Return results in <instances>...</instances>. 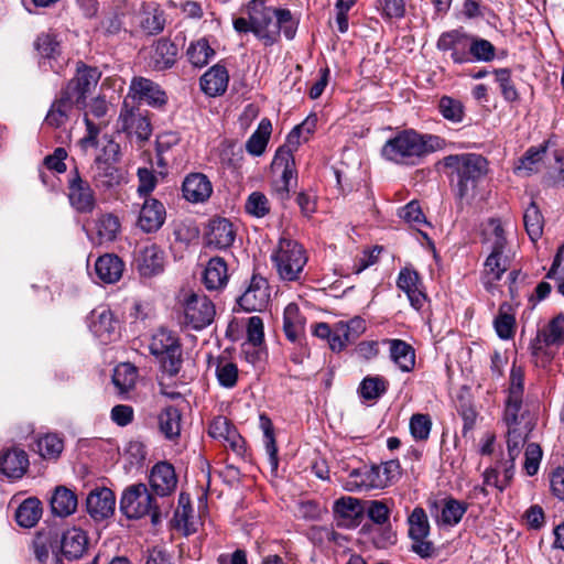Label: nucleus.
Returning <instances> with one entry per match:
<instances>
[{
  "label": "nucleus",
  "mask_w": 564,
  "mask_h": 564,
  "mask_svg": "<svg viewBox=\"0 0 564 564\" xmlns=\"http://www.w3.org/2000/svg\"><path fill=\"white\" fill-rule=\"evenodd\" d=\"M441 164L446 174L455 200L459 206L471 204L479 193V185L489 173L488 160L478 153L449 154Z\"/></svg>",
  "instance_id": "f257e3e1"
},
{
  "label": "nucleus",
  "mask_w": 564,
  "mask_h": 564,
  "mask_svg": "<svg viewBox=\"0 0 564 564\" xmlns=\"http://www.w3.org/2000/svg\"><path fill=\"white\" fill-rule=\"evenodd\" d=\"M446 147L445 139L430 133H420L414 129L399 131L388 139L381 148V156L400 165H416L426 155Z\"/></svg>",
  "instance_id": "f03ea898"
},
{
  "label": "nucleus",
  "mask_w": 564,
  "mask_h": 564,
  "mask_svg": "<svg viewBox=\"0 0 564 564\" xmlns=\"http://www.w3.org/2000/svg\"><path fill=\"white\" fill-rule=\"evenodd\" d=\"M281 31L288 40L296 33L290 10L276 8L274 0L249 1V32L268 46L276 42Z\"/></svg>",
  "instance_id": "7ed1b4c3"
},
{
  "label": "nucleus",
  "mask_w": 564,
  "mask_h": 564,
  "mask_svg": "<svg viewBox=\"0 0 564 564\" xmlns=\"http://www.w3.org/2000/svg\"><path fill=\"white\" fill-rule=\"evenodd\" d=\"M484 234L491 245V251L484 263L481 281L486 290L490 291L509 270L512 258L507 250V239L500 219H489Z\"/></svg>",
  "instance_id": "20e7f679"
},
{
  "label": "nucleus",
  "mask_w": 564,
  "mask_h": 564,
  "mask_svg": "<svg viewBox=\"0 0 564 564\" xmlns=\"http://www.w3.org/2000/svg\"><path fill=\"white\" fill-rule=\"evenodd\" d=\"M399 460L391 459L381 465H372L354 468L344 481V488L348 491L362 489H381L388 487L400 476Z\"/></svg>",
  "instance_id": "39448f33"
},
{
  "label": "nucleus",
  "mask_w": 564,
  "mask_h": 564,
  "mask_svg": "<svg viewBox=\"0 0 564 564\" xmlns=\"http://www.w3.org/2000/svg\"><path fill=\"white\" fill-rule=\"evenodd\" d=\"M524 371L513 365L509 377L508 394L505 402L503 420L507 425H534L528 405L523 403Z\"/></svg>",
  "instance_id": "423d86ee"
},
{
  "label": "nucleus",
  "mask_w": 564,
  "mask_h": 564,
  "mask_svg": "<svg viewBox=\"0 0 564 564\" xmlns=\"http://www.w3.org/2000/svg\"><path fill=\"white\" fill-rule=\"evenodd\" d=\"M120 511L128 519H141L150 514L153 524L159 523L161 519L155 498L141 482L131 485L123 490L120 498Z\"/></svg>",
  "instance_id": "0eeeda50"
},
{
  "label": "nucleus",
  "mask_w": 564,
  "mask_h": 564,
  "mask_svg": "<svg viewBox=\"0 0 564 564\" xmlns=\"http://www.w3.org/2000/svg\"><path fill=\"white\" fill-rule=\"evenodd\" d=\"M272 260L282 280L296 281L307 262V257L304 248L297 241L281 237L272 253Z\"/></svg>",
  "instance_id": "6e6552de"
},
{
  "label": "nucleus",
  "mask_w": 564,
  "mask_h": 564,
  "mask_svg": "<svg viewBox=\"0 0 564 564\" xmlns=\"http://www.w3.org/2000/svg\"><path fill=\"white\" fill-rule=\"evenodd\" d=\"M149 349L169 377H175L180 372L183 364L182 346L173 332L159 329L152 336Z\"/></svg>",
  "instance_id": "1a4fd4ad"
},
{
  "label": "nucleus",
  "mask_w": 564,
  "mask_h": 564,
  "mask_svg": "<svg viewBox=\"0 0 564 564\" xmlns=\"http://www.w3.org/2000/svg\"><path fill=\"white\" fill-rule=\"evenodd\" d=\"M184 316L182 324L195 330L207 327L215 317L213 302L206 296L191 293L183 303Z\"/></svg>",
  "instance_id": "9d476101"
},
{
  "label": "nucleus",
  "mask_w": 564,
  "mask_h": 564,
  "mask_svg": "<svg viewBox=\"0 0 564 564\" xmlns=\"http://www.w3.org/2000/svg\"><path fill=\"white\" fill-rule=\"evenodd\" d=\"M100 72L96 67H90L84 63H78L76 75L62 88L67 91L78 107H86L87 96L96 87L100 79Z\"/></svg>",
  "instance_id": "9b49d317"
},
{
  "label": "nucleus",
  "mask_w": 564,
  "mask_h": 564,
  "mask_svg": "<svg viewBox=\"0 0 564 564\" xmlns=\"http://www.w3.org/2000/svg\"><path fill=\"white\" fill-rule=\"evenodd\" d=\"M82 108L78 107L77 101L68 96L67 91L61 89L45 116L44 124L53 129L65 130Z\"/></svg>",
  "instance_id": "f8f14e48"
},
{
  "label": "nucleus",
  "mask_w": 564,
  "mask_h": 564,
  "mask_svg": "<svg viewBox=\"0 0 564 564\" xmlns=\"http://www.w3.org/2000/svg\"><path fill=\"white\" fill-rule=\"evenodd\" d=\"M91 182L95 187L101 192H109L120 186L124 181V175L109 158L97 156L90 167Z\"/></svg>",
  "instance_id": "ddd939ff"
},
{
  "label": "nucleus",
  "mask_w": 564,
  "mask_h": 564,
  "mask_svg": "<svg viewBox=\"0 0 564 564\" xmlns=\"http://www.w3.org/2000/svg\"><path fill=\"white\" fill-rule=\"evenodd\" d=\"M68 199L70 206L78 213H91L96 206L94 189L90 184L80 176L77 167L70 171Z\"/></svg>",
  "instance_id": "4468645a"
},
{
  "label": "nucleus",
  "mask_w": 564,
  "mask_h": 564,
  "mask_svg": "<svg viewBox=\"0 0 564 564\" xmlns=\"http://www.w3.org/2000/svg\"><path fill=\"white\" fill-rule=\"evenodd\" d=\"M470 34L463 29H455L440 35L436 47L442 52H451V58L455 64L471 62L469 58Z\"/></svg>",
  "instance_id": "2eb2a0df"
},
{
  "label": "nucleus",
  "mask_w": 564,
  "mask_h": 564,
  "mask_svg": "<svg viewBox=\"0 0 564 564\" xmlns=\"http://www.w3.org/2000/svg\"><path fill=\"white\" fill-rule=\"evenodd\" d=\"M116 495L107 487L93 489L86 498V511L95 522H102L113 517Z\"/></svg>",
  "instance_id": "dca6fc26"
},
{
  "label": "nucleus",
  "mask_w": 564,
  "mask_h": 564,
  "mask_svg": "<svg viewBox=\"0 0 564 564\" xmlns=\"http://www.w3.org/2000/svg\"><path fill=\"white\" fill-rule=\"evenodd\" d=\"M119 124L121 131L126 132L128 135H135V138L142 142L149 140L152 133L150 119L139 109H129L127 101L123 102V107L120 111Z\"/></svg>",
  "instance_id": "f3484780"
},
{
  "label": "nucleus",
  "mask_w": 564,
  "mask_h": 564,
  "mask_svg": "<svg viewBox=\"0 0 564 564\" xmlns=\"http://www.w3.org/2000/svg\"><path fill=\"white\" fill-rule=\"evenodd\" d=\"M129 95L153 108H162L167 102L166 93L161 86L144 77H134L131 80Z\"/></svg>",
  "instance_id": "a211bd4d"
},
{
  "label": "nucleus",
  "mask_w": 564,
  "mask_h": 564,
  "mask_svg": "<svg viewBox=\"0 0 564 564\" xmlns=\"http://www.w3.org/2000/svg\"><path fill=\"white\" fill-rule=\"evenodd\" d=\"M366 512L369 519L379 525H386L380 536L375 538V543L379 547H387L395 542V533L392 531L389 519L391 509L386 501L370 500L367 502Z\"/></svg>",
  "instance_id": "6ab92c4d"
},
{
  "label": "nucleus",
  "mask_w": 564,
  "mask_h": 564,
  "mask_svg": "<svg viewBox=\"0 0 564 564\" xmlns=\"http://www.w3.org/2000/svg\"><path fill=\"white\" fill-rule=\"evenodd\" d=\"M166 209L163 203L154 197H147L139 212L138 227L147 234L156 232L164 225Z\"/></svg>",
  "instance_id": "aec40b11"
},
{
  "label": "nucleus",
  "mask_w": 564,
  "mask_h": 564,
  "mask_svg": "<svg viewBox=\"0 0 564 564\" xmlns=\"http://www.w3.org/2000/svg\"><path fill=\"white\" fill-rule=\"evenodd\" d=\"M149 482L155 495L160 497L172 495L177 486L174 466L165 460L156 463L151 469Z\"/></svg>",
  "instance_id": "412c9836"
},
{
  "label": "nucleus",
  "mask_w": 564,
  "mask_h": 564,
  "mask_svg": "<svg viewBox=\"0 0 564 564\" xmlns=\"http://www.w3.org/2000/svg\"><path fill=\"white\" fill-rule=\"evenodd\" d=\"M89 329L104 344L112 341L117 337L118 322L112 312L106 307H99L88 316Z\"/></svg>",
  "instance_id": "4be33fe9"
},
{
  "label": "nucleus",
  "mask_w": 564,
  "mask_h": 564,
  "mask_svg": "<svg viewBox=\"0 0 564 564\" xmlns=\"http://www.w3.org/2000/svg\"><path fill=\"white\" fill-rule=\"evenodd\" d=\"M177 55V45L167 37H161L151 45L149 66L156 72L170 69L176 63Z\"/></svg>",
  "instance_id": "5701e85b"
},
{
  "label": "nucleus",
  "mask_w": 564,
  "mask_h": 564,
  "mask_svg": "<svg viewBox=\"0 0 564 564\" xmlns=\"http://www.w3.org/2000/svg\"><path fill=\"white\" fill-rule=\"evenodd\" d=\"M165 262L164 251L153 243L140 250L137 257V269L141 276L152 278L164 271Z\"/></svg>",
  "instance_id": "b1692460"
},
{
  "label": "nucleus",
  "mask_w": 564,
  "mask_h": 564,
  "mask_svg": "<svg viewBox=\"0 0 564 564\" xmlns=\"http://www.w3.org/2000/svg\"><path fill=\"white\" fill-rule=\"evenodd\" d=\"M397 285L406 294L412 307L417 311L422 308L426 302V295L421 290L420 276L415 270L410 268L401 269Z\"/></svg>",
  "instance_id": "393cba45"
},
{
  "label": "nucleus",
  "mask_w": 564,
  "mask_h": 564,
  "mask_svg": "<svg viewBox=\"0 0 564 564\" xmlns=\"http://www.w3.org/2000/svg\"><path fill=\"white\" fill-rule=\"evenodd\" d=\"M206 245L216 249H224L235 240L232 224L226 218L210 219L205 234Z\"/></svg>",
  "instance_id": "a878e982"
},
{
  "label": "nucleus",
  "mask_w": 564,
  "mask_h": 564,
  "mask_svg": "<svg viewBox=\"0 0 564 564\" xmlns=\"http://www.w3.org/2000/svg\"><path fill=\"white\" fill-rule=\"evenodd\" d=\"M271 169L274 173H280L283 185L279 188V192H281L282 197H288L291 182L296 178L293 154L286 148H279L271 163Z\"/></svg>",
  "instance_id": "bb28decb"
},
{
  "label": "nucleus",
  "mask_w": 564,
  "mask_h": 564,
  "mask_svg": "<svg viewBox=\"0 0 564 564\" xmlns=\"http://www.w3.org/2000/svg\"><path fill=\"white\" fill-rule=\"evenodd\" d=\"M182 191L186 200L204 203L210 197L213 186L208 177L203 173H191L185 177Z\"/></svg>",
  "instance_id": "cd10ccee"
},
{
  "label": "nucleus",
  "mask_w": 564,
  "mask_h": 564,
  "mask_svg": "<svg viewBox=\"0 0 564 564\" xmlns=\"http://www.w3.org/2000/svg\"><path fill=\"white\" fill-rule=\"evenodd\" d=\"M88 546L87 533L80 528H69L61 536V551L69 560H78L86 552Z\"/></svg>",
  "instance_id": "c85d7f7f"
},
{
  "label": "nucleus",
  "mask_w": 564,
  "mask_h": 564,
  "mask_svg": "<svg viewBox=\"0 0 564 564\" xmlns=\"http://www.w3.org/2000/svg\"><path fill=\"white\" fill-rule=\"evenodd\" d=\"M29 468V457L25 451L17 447L9 448L0 456V470L8 478H21Z\"/></svg>",
  "instance_id": "c756f323"
},
{
  "label": "nucleus",
  "mask_w": 564,
  "mask_h": 564,
  "mask_svg": "<svg viewBox=\"0 0 564 564\" xmlns=\"http://www.w3.org/2000/svg\"><path fill=\"white\" fill-rule=\"evenodd\" d=\"M333 511L340 524L350 527L359 523L365 509L359 499L346 496L335 500Z\"/></svg>",
  "instance_id": "7c9ffc66"
},
{
  "label": "nucleus",
  "mask_w": 564,
  "mask_h": 564,
  "mask_svg": "<svg viewBox=\"0 0 564 564\" xmlns=\"http://www.w3.org/2000/svg\"><path fill=\"white\" fill-rule=\"evenodd\" d=\"M389 345L390 358L403 372H410L415 366V351L413 347L402 339H384Z\"/></svg>",
  "instance_id": "2f4dec72"
},
{
  "label": "nucleus",
  "mask_w": 564,
  "mask_h": 564,
  "mask_svg": "<svg viewBox=\"0 0 564 564\" xmlns=\"http://www.w3.org/2000/svg\"><path fill=\"white\" fill-rule=\"evenodd\" d=\"M306 318L301 313L297 304L290 303L283 313V330L286 338L295 343L305 334Z\"/></svg>",
  "instance_id": "473e14b6"
},
{
  "label": "nucleus",
  "mask_w": 564,
  "mask_h": 564,
  "mask_svg": "<svg viewBox=\"0 0 564 564\" xmlns=\"http://www.w3.org/2000/svg\"><path fill=\"white\" fill-rule=\"evenodd\" d=\"M124 263L116 256L106 253L100 256L95 263V272L104 283H116L122 275Z\"/></svg>",
  "instance_id": "72a5a7b5"
},
{
  "label": "nucleus",
  "mask_w": 564,
  "mask_h": 564,
  "mask_svg": "<svg viewBox=\"0 0 564 564\" xmlns=\"http://www.w3.org/2000/svg\"><path fill=\"white\" fill-rule=\"evenodd\" d=\"M228 80L227 69L224 66L215 65L200 77V88L210 97L219 96L225 93Z\"/></svg>",
  "instance_id": "f704fd0d"
},
{
  "label": "nucleus",
  "mask_w": 564,
  "mask_h": 564,
  "mask_svg": "<svg viewBox=\"0 0 564 564\" xmlns=\"http://www.w3.org/2000/svg\"><path fill=\"white\" fill-rule=\"evenodd\" d=\"M227 264L224 259L212 258L203 272V283L209 291L223 289L228 281Z\"/></svg>",
  "instance_id": "c9c22d12"
},
{
  "label": "nucleus",
  "mask_w": 564,
  "mask_h": 564,
  "mask_svg": "<svg viewBox=\"0 0 564 564\" xmlns=\"http://www.w3.org/2000/svg\"><path fill=\"white\" fill-rule=\"evenodd\" d=\"M77 506V496L73 490L64 486L55 488L51 498V509L54 514L58 517H68L76 511Z\"/></svg>",
  "instance_id": "e433bc0d"
},
{
  "label": "nucleus",
  "mask_w": 564,
  "mask_h": 564,
  "mask_svg": "<svg viewBox=\"0 0 564 564\" xmlns=\"http://www.w3.org/2000/svg\"><path fill=\"white\" fill-rule=\"evenodd\" d=\"M158 423L164 437L174 441L181 435L182 413L176 406L169 405L160 412Z\"/></svg>",
  "instance_id": "4c0bfd02"
},
{
  "label": "nucleus",
  "mask_w": 564,
  "mask_h": 564,
  "mask_svg": "<svg viewBox=\"0 0 564 564\" xmlns=\"http://www.w3.org/2000/svg\"><path fill=\"white\" fill-rule=\"evenodd\" d=\"M270 301V290L267 279L253 274L249 282V312L263 311Z\"/></svg>",
  "instance_id": "58836bf2"
},
{
  "label": "nucleus",
  "mask_w": 564,
  "mask_h": 564,
  "mask_svg": "<svg viewBox=\"0 0 564 564\" xmlns=\"http://www.w3.org/2000/svg\"><path fill=\"white\" fill-rule=\"evenodd\" d=\"M42 516V503L35 498L25 499L15 511V521L22 528L34 527Z\"/></svg>",
  "instance_id": "ea45409f"
},
{
  "label": "nucleus",
  "mask_w": 564,
  "mask_h": 564,
  "mask_svg": "<svg viewBox=\"0 0 564 564\" xmlns=\"http://www.w3.org/2000/svg\"><path fill=\"white\" fill-rule=\"evenodd\" d=\"M494 326L497 335L501 339L512 338L516 330V317L514 308L510 303L503 302L499 306L498 315L494 321Z\"/></svg>",
  "instance_id": "a19ab883"
},
{
  "label": "nucleus",
  "mask_w": 564,
  "mask_h": 564,
  "mask_svg": "<svg viewBox=\"0 0 564 564\" xmlns=\"http://www.w3.org/2000/svg\"><path fill=\"white\" fill-rule=\"evenodd\" d=\"M271 134V120L262 118L254 132L249 137V154L261 156L267 150Z\"/></svg>",
  "instance_id": "79ce46f5"
},
{
  "label": "nucleus",
  "mask_w": 564,
  "mask_h": 564,
  "mask_svg": "<svg viewBox=\"0 0 564 564\" xmlns=\"http://www.w3.org/2000/svg\"><path fill=\"white\" fill-rule=\"evenodd\" d=\"M138 369L130 362L118 365L112 375V382L120 393H127L132 390L137 383Z\"/></svg>",
  "instance_id": "37998d69"
},
{
  "label": "nucleus",
  "mask_w": 564,
  "mask_h": 564,
  "mask_svg": "<svg viewBox=\"0 0 564 564\" xmlns=\"http://www.w3.org/2000/svg\"><path fill=\"white\" fill-rule=\"evenodd\" d=\"M208 433L214 438H224L229 442L238 454L243 449L242 445H238L236 429L224 416H218L210 423Z\"/></svg>",
  "instance_id": "c03bdc74"
},
{
  "label": "nucleus",
  "mask_w": 564,
  "mask_h": 564,
  "mask_svg": "<svg viewBox=\"0 0 564 564\" xmlns=\"http://www.w3.org/2000/svg\"><path fill=\"white\" fill-rule=\"evenodd\" d=\"M507 446L510 460L513 462L520 454L521 447L524 445L528 435L534 425H507Z\"/></svg>",
  "instance_id": "a18cd8bd"
},
{
  "label": "nucleus",
  "mask_w": 564,
  "mask_h": 564,
  "mask_svg": "<svg viewBox=\"0 0 564 564\" xmlns=\"http://www.w3.org/2000/svg\"><path fill=\"white\" fill-rule=\"evenodd\" d=\"M246 147L247 144L234 142L228 144L221 152L223 164L238 176L242 175Z\"/></svg>",
  "instance_id": "49530a36"
},
{
  "label": "nucleus",
  "mask_w": 564,
  "mask_h": 564,
  "mask_svg": "<svg viewBox=\"0 0 564 564\" xmlns=\"http://www.w3.org/2000/svg\"><path fill=\"white\" fill-rule=\"evenodd\" d=\"M389 382L380 376H367L359 384L358 392L364 400L373 401L379 399L388 390Z\"/></svg>",
  "instance_id": "de8ad7c7"
},
{
  "label": "nucleus",
  "mask_w": 564,
  "mask_h": 564,
  "mask_svg": "<svg viewBox=\"0 0 564 564\" xmlns=\"http://www.w3.org/2000/svg\"><path fill=\"white\" fill-rule=\"evenodd\" d=\"M259 429L263 433L264 446L272 468H278V447L275 443L274 427L271 419L264 413L259 415Z\"/></svg>",
  "instance_id": "09e8293b"
},
{
  "label": "nucleus",
  "mask_w": 564,
  "mask_h": 564,
  "mask_svg": "<svg viewBox=\"0 0 564 564\" xmlns=\"http://www.w3.org/2000/svg\"><path fill=\"white\" fill-rule=\"evenodd\" d=\"M264 343V326L263 321L259 316L249 317V345L256 348V356L258 361L265 360L267 349Z\"/></svg>",
  "instance_id": "8fccbe9b"
},
{
  "label": "nucleus",
  "mask_w": 564,
  "mask_h": 564,
  "mask_svg": "<svg viewBox=\"0 0 564 564\" xmlns=\"http://www.w3.org/2000/svg\"><path fill=\"white\" fill-rule=\"evenodd\" d=\"M214 54L215 51L209 46L206 39H200L197 42L191 43L186 51V55L191 64L199 68L207 65Z\"/></svg>",
  "instance_id": "3c124183"
},
{
  "label": "nucleus",
  "mask_w": 564,
  "mask_h": 564,
  "mask_svg": "<svg viewBox=\"0 0 564 564\" xmlns=\"http://www.w3.org/2000/svg\"><path fill=\"white\" fill-rule=\"evenodd\" d=\"M496 57V47L488 40L470 35L469 58L477 62H491Z\"/></svg>",
  "instance_id": "603ef678"
},
{
  "label": "nucleus",
  "mask_w": 564,
  "mask_h": 564,
  "mask_svg": "<svg viewBox=\"0 0 564 564\" xmlns=\"http://www.w3.org/2000/svg\"><path fill=\"white\" fill-rule=\"evenodd\" d=\"M409 536L410 539L427 538L430 534V523L425 510L421 507L413 509L409 516Z\"/></svg>",
  "instance_id": "864d4df0"
},
{
  "label": "nucleus",
  "mask_w": 564,
  "mask_h": 564,
  "mask_svg": "<svg viewBox=\"0 0 564 564\" xmlns=\"http://www.w3.org/2000/svg\"><path fill=\"white\" fill-rule=\"evenodd\" d=\"M523 223L530 239L536 241L543 231V216L534 202L525 209Z\"/></svg>",
  "instance_id": "5fc2aeb1"
},
{
  "label": "nucleus",
  "mask_w": 564,
  "mask_h": 564,
  "mask_svg": "<svg viewBox=\"0 0 564 564\" xmlns=\"http://www.w3.org/2000/svg\"><path fill=\"white\" fill-rule=\"evenodd\" d=\"M441 115L454 123L462 122L465 117V108L460 100L449 96H443L438 101Z\"/></svg>",
  "instance_id": "6e6d98bb"
},
{
  "label": "nucleus",
  "mask_w": 564,
  "mask_h": 564,
  "mask_svg": "<svg viewBox=\"0 0 564 564\" xmlns=\"http://www.w3.org/2000/svg\"><path fill=\"white\" fill-rule=\"evenodd\" d=\"M468 509V505L462 501H458L454 498L446 499L441 512V521L447 525L457 524L465 512Z\"/></svg>",
  "instance_id": "4d7b16f0"
},
{
  "label": "nucleus",
  "mask_w": 564,
  "mask_h": 564,
  "mask_svg": "<svg viewBox=\"0 0 564 564\" xmlns=\"http://www.w3.org/2000/svg\"><path fill=\"white\" fill-rule=\"evenodd\" d=\"M34 47L42 58L54 59L61 54V44L51 33L40 34L34 42Z\"/></svg>",
  "instance_id": "13d9d810"
},
{
  "label": "nucleus",
  "mask_w": 564,
  "mask_h": 564,
  "mask_svg": "<svg viewBox=\"0 0 564 564\" xmlns=\"http://www.w3.org/2000/svg\"><path fill=\"white\" fill-rule=\"evenodd\" d=\"M96 229L100 241H112L120 230V221L117 216L105 214L97 219Z\"/></svg>",
  "instance_id": "bf43d9fd"
},
{
  "label": "nucleus",
  "mask_w": 564,
  "mask_h": 564,
  "mask_svg": "<svg viewBox=\"0 0 564 564\" xmlns=\"http://www.w3.org/2000/svg\"><path fill=\"white\" fill-rule=\"evenodd\" d=\"M546 344L560 346L564 344V314L561 313L550 321L547 326L539 332Z\"/></svg>",
  "instance_id": "052dcab7"
},
{
  "label": "nucleus",
  "mask_w": 564,
  "mask_h": 564,
  "mask_svg": "<svg viewBox=\"0 0 564 564\" xmlns=\"http://www.w3.org/2000/svg\"><path fill=\"white\" fill-rule=\"evenodd\" d=\"M410 433L415 441L425 442L430 437L432 420L429 414L415 413L411 416Z\"/></svg>",
  "instance_id": "680f3d73"
},
{
  "label": "nucleus",
  "mask_w": 564,
  "mask_h": 564,
  "mask_svg": "<svg viewBox=\"0 0 564 564\" xmlns=\"http://www.w3.org/2000/svg\"><path fill=\"white\" fill-rule=\"evenodd\" d=\"M36 447L42 457L55 459L61 455L64 443L56 434H46L37 440Z\"/></svg>",
  "instance_id": "e2e57ef3"
},
{
  "label": "nucleus",
  "mask_w": 564,
  "mask_h": 564,
  "mask_svg": "<svg viewBox=\"0 0 564 564\" xmlns=\"http://www.w3.org/2000/svg\"><path fill=\"white\" fill-rule=\"evenodd\" d=\"M554 346L553 344H546L544 338L538 334V336L531 343V355L533 357L534 364L538 367L545 368L550 365L553 359V352L550 347Z\"/></svg>",
  "instance_id": "0e129e2a"
},
{
  "label": "nucleus",
  "mask_w": 564,
  "mask_h": 564,
  "mask_svg": "<svg viewBox=\"0 0 564 564\" xmlns=\"http://www.w3.org/2000/svg\"><path fill=\"white\" fill-rule=\"evenodd\" d=\"M495 75L503 98L507 101H517L519 94L512 83L511 70L509 68H498L495 70Z\"/></svg>",
  "instance_id": "69168bd1"
},
{
  "label": "nucleus",
  "mask_w": 564,
  "mask_h": 564,
  "mask_svg": "<svg viewBox=\"0 0 564 564\" xmlns=\"http://www.w3.org/2000/svg\"><path fill=\"white\" fill-rule=\"evenodd\" d=\"M139 185L137 193L144 199L151 197L150 194L154 191L158 184V177L154 172L148 167H139L137 171Z\"/></svg>",
  "instance_id": "338daca9"
},
{
  "label": "nucleus",
  "mask_w": 564,
  "mask_h": 564,
  "mask_svg": "<svg viewBox=\"0 0 564 564\" xmlns=\"http://www.w3.org/2000/svg\"><path fill=\"white\" fill-rule=\"evenodd\" d=\"M216 377L220 386L232 388L238 379V368L230 361L220 360L216 367Z\"/></svg>",
  "instance_id": "774afa93"
}]
</instances>
